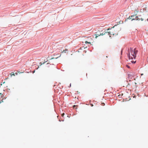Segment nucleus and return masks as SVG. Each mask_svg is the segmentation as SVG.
<instances>
[{
	"mask_svg": "<svg viewBox=\"0 0 148 148\" xmlns=\"http://www.w3.org/2000/svg\"><path fill=\"white\" fill-rule=\"evenodd\" d=\"M140 20V18H138V16H136L135 17V18H133L132 19V21H133V20H136L139 21Z\"/></svg>",
	"mask_w": 148,
	"mask_h": 148,
	"instance_id": "20e7f679",
	"label": "nucleus"
},
{
	"mask_svg": "<svg viewBox=\"0 0 148 148\" xmlns=\"http://www.w3.org/2000/svg\"><path fill=\"white\" fill-rule=\"evenodd\" d=\"M85 43L86 44H87V43H88V44H91V42H88V41H86L85 42Z\"/></svg>",
	"mask_w": 148,
	"mask_h": 148,
	"instance_id": "1a4fd4ad",
	"label": "nucleus"
},
{
	"mask_svg": "<svg viewBox=\"0 0 148 148\" xmlns=\"http://www.w3.org/2000/svg\"><path fill=\"white\" fill-rule=\"evenodd\" d=\"M132 62V63H133L134 62V61H131Z\"/></svg>",
	"mask_w": 148,
	"mask_h": 148,
	"instance_id": "f3484780",
	"label": "nucleus"
},
{
	"mask_svg": "<svg viewBox=\"0 0 148 148\" xmlns=\"http://www.w3.org/2000/svg\"><path fill=\"white\" fill-rule=\"evenodd\" d=\"M138 10H135L134 11V16L136 15L137 14H138Z\"/></svg>",
	"mask_w": 148,
	"mask_h": 148,
	"instance_id": "39448f33",
	"label": "nucleus"
},
{
	"mask_svg": "<svg viewBox=\"0 0 148 148\" xmlns=\"http://www.w3.org/2000/svg\"><path fill=\"white\" fill-rule=\"evenodd\" d=\"M60 56H61V55Z\"/></svg>",
	"mask_w": 148,
	"mask_h": 148,
	"instance_id": "393cba45",
	"label": "nucleus"
},
{
	"mask_svg": "<svg viewBox=\"0 0 148 148\" xmlns=\"http://www.w3.org/2000/svg\"><path fill=\"white\" fill-rule=\"evenodd\" d=\"M136 83L134 82H131L130 83H128V85L127 86H131V87H132L133 86H136Z\"/></svg>",
	"mask_w": 148,
	"mask_h": 148,
	"instance_id": "7ed1b4c3",
	"label": "nucleus"
},
{
	"mask_svg": "<svg viewBox=\"0 0 148 148\" xmlns=\"http://www.w3.org/2000/svg\"><path fill=\"white\" fill-rule=\"evenodd\" d=\"M5 83V82H3V84H4Z\"/></svg>",
	"mask_w": 148,
	"mask_h": 148,
	"instance_id": "4be33fe9",
	"label": "nucleus"
},
{
	"mask_svg": "<svg viewBox=\"0 0 148 148\" xmlns=\"http://www.w3.org/2000/svg\"><path fill=\"white\" fill-rule=\"evenodd\" d=\"M67 51H68V49H66L65 50H63V51L62 52V53H66Z\"/></svg>",
	"mask_w": 148,
	"mask_h": 148,
	"instance_id": "6e6552de",
	"label": "nucleus"
},
{
	"mask_svg": "<svg viewBox=\"0 0 148 148\" xmlns=\"http://www.w3.org/2000/svg\"><path fill=\"white\" fill-rule=\"evenodd\" d=\"M10 76L11 77L12 76H15V74L13 72H12L10 73Z\"/></svg>",
	"mask_w": 148,
	"mask_h": 148,
	"instance_id": "423d86ee",
	"label": "nucleus"
},
{
	"mask_svg": "<svg viewBox=\"0 0 148 148\" xmlns=\"http://www.w3.org/2000/svg\"><path fill=\"white\" fill-rule=\"evenodd\" d=\"M134 15H132L131 16H129L128 18H127L128 19H132V17H134Z\"/></svg>",
	"mask_w": 148,
	"mask_h": 148,
	"instance_id": "0eeeda50",
	"label": "nucleus"
},
{
	"mask_svg": "<svg viewBox=\"0 0 148 148\" xmlns=\"http://www.w3.org/2000/svg\"><path fill=\"white\" fill-rule=\"evenodd\" d=\"M47 61H46L44 62H43V63H41V62L40 63V66H41V65H42V64H45V63Z\"/></svg>",
	"mask_w": 148,
	"mask_h": 148,
	"instance_id": "9d476101",
	"label": "nucleus"
},
{
	"mask_svg": "<svg viewBox=\"0 0 148 148\" xmlns=\"http://www.w3.org/2000/svg\"><path fill=\"white\" fill-rule=\"evenodd\" d=\"M110 29H107V30H109Z\"/></svg>",
	"mask_w": 148,
	"mask_h": 148,
	"instance_id": "5701e85b",
	"label": "nucleus"
},
{
	"mask_svg": "<svg viewBox=\"0 0 148 148\" xmlns=\"http://www.w3.org/2000/svg\"><path fill=\"white\" fill-rule=\"evenodd\" d=\"M15 74H16V75H17L18 73H15Z\"/></svg>",
	"mask_w": 148,
	"mask_h": 148,
	"instance_id": "a211bd4d",
	"label": "nucleus"
},
{
	"mask_svg": "<svg viewBox=\"0 0 148 148\" xmlns=\"http://www.w3.org/2000/svg\"><path fill=\"white\" fill-rule=\"evenodd\" d=\"M2 85V84H1V85Z\"/></svg>",
	"mask_w": 148,
	"mask_h": 148,
	"instance_id": "b1692460",
	"label": "nucleus"
},
{
	"mask_svg": "<svg viewBox=\"0 0 148 148\" xmlns=\"http://www.w3.org/2000/svg\"><path fill=\"white\" fill-rule=\"evenodd\" d=\"M76 107V106H75V105H74V106H73V108H74V107Z\"/></svg>",
	"mask_w": 148,
	"mask_h": 148,
	"instance_id": "2eb2a0df",
	"label": "nucleus"
},
{
	"mask_svg": "<svg viewBox=\"0 0 148 148\" xmlns=\"http://www.w3.org/2000/svg\"><path fill=\"white\" fill-rule=\"evenodd\" d=\"M54 59V58H51V59Z\"/></svg>",
	"mask_w": 148,
	"mask_h": 148,
	"instance_id": "6ab92c4d",
	"label": "nucleus"
},
{
	"mask_svg": "<svg viewBox=\"0 0 148 148\" xmlns=\"http://www.w3.org/2000/svg\"><path fill=\"white\" fill-rule=\"evenodd\" d=\"M0 95H1V97H2V96H3V95L1 93H0Z\"/></svg>",
	"mask_w": 148,
	"mask_h": 148,
	"instance_id": "f8f14e48",
	"label": "nucleus"
},
{
	"mask_svg": "<svg viewBox=\"0 0 148 148\" xmlns=\"http://www.w3.org/2000/svg\"><path fill=\"white\" fill-rule=\"evenodd\" d=\"M35 71L34 70V71L33 72V73H34L35 72Z\"/></svg>",
	"mask_w": 148,
	"mask_h": 148,
	"instance_id": "aec40b11",
	"label": "nucleus"
},
{
	"mask_svg": "<svg viewBox=\"0 0 148 148\" xmlns=\"http://www.w3.org/2000/svg\"><path fill=\"white\" fill-rule=\"evenodd\" d=\"M140 20L142 21H143L144 19H143V18H140Z\"/></svg>",
	"mask_w": 148,
	"mask_h": 148,
	"instance_id": "4468645a",
	"label": "nucleus"
},
{
	"mask_svg": "<svg viewBox=\"0 0 148 148\" xmlns=\"http://www.w3.org/2000/svg\"><path fill=\"white\" fill-rule=\"evenodd\" d=\"M113 30H111L110 31L108 32H103L101 34V33H100V34H96L95 35V38H96L99 36H100L101 35H103L105 34L106 33V34L108 33V34H109L114 35V34L113 33Z\"/></svg>",
	"mask_w": 148,
	"mask_h": 148,
	"instance_id": "f03ea898",
	"label": "nucleus"
},
{
	"mask_svg": "<svg viewBox=\"0 0 148 148\" xmlns=\"http://www.w3.org/2000/svg\"><path fill=\"white\" fill-rule=\"evenodd\" d=\"M39 68V66H38V68L37 69H38Z\"/></svg>",
	"mask_w": 148,
	"mask_h": 148,
	"instance_id": "412c9836",
	"label": "nucleus"
},
{
	"mask_svg": "<svg viewBox=\"0 0 148 148\" xmlns=\"http://www.w3.org/2000/svg\"><path fill=\"white\" fill-rule=\"evenodd\" d=\"M129 52L128 54V57L130 59H135L136 57V54L138 52V51L136 49L133 50L132 48H130L129 50Z\"/></svg>",
	"mask_w": 148,
	"mask_h": 148,
	"instance_id": "f257e3e1",
	"label": "nucleus"
},
{
	"mask_svg": "<svg viewBox=\"0 0 148 148\" xmlns=\"http://www.w3.org/2000/svg\"><path fill=\"white\" fill-rule=\"evenodd\" d=\"M64 113H63L62 114V116H63L64 115Z\"/></svg>",
	"mask_w": 148,
	"mask_h": 148,
	"instance_id": "ddd939ff",
	"label": "nucleus"
},
{
	"mask_svg": "<svg viewBox=\"0 0 148 148\" xmlns=\"http://www.w3.org/2000/svg\"><path fill=\"white\" fill-rule=\"evenodd\" d=\"M126 67H127L128 68H130V66H129V65H126Z\"/></svg>",
	"mask_w": 148,
	"mask_h": 148,
	"instance_id": "9b49d317",
	"label": "nucleus"
},
{
	"mask_svg": "<svg viewBox=\"0 0 148 148\" xmlns=\"http://www.w3.org/2000/svg\"><path fill=\"white\" fill-rule=\"evenodd\" d=\"M147 21H148V18H147Z\"/></svg>",
	"mask_w": 148,
	"mask_h": 148,
	"instance_id": "a878e982",
	"label": "nucleus"
},
{
	"mask_svg": "<svg viewBox=\"0 0 148 148\" xmlns=\"http://www.w3.org/2000/svg\"><path fill=\"white\" fill-rule=\"evenodd\" d=\"M90 105H91L92 106H93V105L92 104H90Z\"/></svg>",
	"mask_w": 148,
	"mask_h": 148,
	"instance_id": "dca6fc26",
	"label": "nucleus"
}]
</instances>
